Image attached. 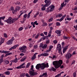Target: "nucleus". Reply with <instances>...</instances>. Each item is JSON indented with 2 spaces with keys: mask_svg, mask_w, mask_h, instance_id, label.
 I'll return each mask as SVG.
<instances>
[{
  "mask_svg": "<svg viewBox=\"0 0 77 77\" xmlns=\"http://www.w3.org/2000/svg\"><path fill=\"white\" fill-rule=\"evenodd\" d=\"M5 62L6 64H8L9 63V61L8 60H5Z\"/></svg>",
  "mask_w": 77,
  "mask_h": 77,
  "instance_id": "40",
  "label": "nucleus"
},
{
  "mask_svg": "<svg viewBox=\"0 0 77 77\" xmlns=\"http://www.w3.org/2000/svg\"><path fill=\"white\" fill-rule=\"evenodd\" d=\"M23 29V28L22 27H20V28L19 29V31H21Z\"/></svg>",
  "mask_w": 77,
  "mask_h": 77,
  "instance_id": "44",
  "label": "nucleus"
},
{
  "mask_svg": "<svg viewBox=\"0 0 77 77\" xmlns=\"http://www.w3.org/2000/svg\"><path fill=\"white\" fill-rule=\"evenodd\" d=\"M69 45H67V46L66 47H65L64 48H63V53H65V52L66 51V50H67V49H68V47H69Z\"/></svg>",
  "mask_w": 77,
  "mask_h": 77,
  "instance_id": "10",
  "label": "nucleus"
},
{
  "mask_svg": "<svg viewBox=\"0 0 77 77\" xmlns=\"http://www.w3.org/2000/svg\"><path fill=\"white\" fill-rule=\"evenodd\" d=\"M49 69L50 71H56V69H55L53 67H51Z\"/></svg>",
  "mask_w": 77,
  "mask_h": 77,
  "instance_id": "21",
  "label": "nucleus"
},
{
  "mask_svg": "<svg viewBox=\"0 0 77 77\" xmlns=\"http://www.w3.org/2000/svg\"><path fill=\"white\" fill-rule=\"evenodd\" d=\"M45 2L46 4L44 5L43 6V7L42 8V11H45V7H47V6H48L51 4V2L50 1V0H45Z\"/></svg>",
  "mask_w": 77,
  "mask_h": 77,
  "instance_id": "4",
  "label": "nucleus"
},
{
  "mask_svg": "<svg viewBox=\"0 0 77 77\" xmlns=\"http://www.w3.org/2000/svg\"><path fill=\"white\" fill-rule=\"evenodd\" d=\"M42 56H48V54H47V53H44L43 55Z\"/></svg>",
  "mask_w": 77,
  "mask_h": 77,
  "instance_id": "37",
  "label": "nucleus"
},
{
  "mask_svg": "<svg viewBox=\"0 0 77 77\" xmlns=\"http://www.w3.org/2000/svg\"><path fill=\"white\" fill-rule=\"evenodd\" d=\"M20 3L18 2H17L16 3H15V5H20Z\"/></svg>",
  "mask_w": 77,
  "mask_h": 77,
  "instance_id": "55",
  "label": "nucleus"
},
{
  "mask_svg": "<svg viewBox=\"0 0 77 77\" xmlns=\"http://www.w3.org/2000/svg\"><path fill=\"white\" fill-rule=\"evenodd\" d=\"M71 56H72V55L70 53H68L66 54L65 57L66 59H69V58L71 57Z\"/></svg>",
  "mask_w": 77,
  "mask_h": 77,
  "instance_id": "9",
  "label": "nucleus"
},
{
  "mask_svg": "<svg viewBox=\"0 0 77 77\" xmlns=\"http://www.w3.org/2000/svg\"><path fill=\"white\" fill-rule=\"evenodd\" d=\"M38 1V0H34L33 1V3H36Z\"/></svg>",
  "mask_w": 77,
  "mask_h": 77,
  "instance_id": "53",
  "label": "nucleus"
},
{
  "mask_svg": "<svg viewBox=\"0 0 77 77\" xmlns=\"http://www.w3.org/2000/svg\"><path fill=\"white\" fill-rule=\"evenodd\" d=\"M10 11H12V13L13 14H15V10H14V8L13 7H11L10 9Z\"/></svg>",
  "mask_w": 77,
  "mask_h": 77,
  "instance_id": "13",
  "label": "nucleus"
},
{
  "mask_svg": "<svg viewBox=\"0 0 77 77\" xmlns=\"http://www.w3.org/2000/svg\"><path fill=\"white\" fill-rule=\"evenodd\" d=\"M26 11H21L20 12V13H21L20 14V15L18 17V18H20L21 15H22V14H23L24 13H25L26 12Z\"/></svg>",
  "mask_w": 77,
  "mask_h": 77,
  "instance_id": "14",
  "label": "nucleus"
},
{
  "mask_svg": "<svg viewBox=\"0 0 77 77\" xmlns=\"http://www.w3.org/2000/svg\"><path fill=\"white\" fill-rule=\"evenodd\" d=\"M4 74H6V75H10V72H9V71H6L4 73Z\"/></svg>",
  "mask_w": 77,
  "mask_h": 77,
  "instance_id": "28",
  "label": "nucleus"
},
{
  "mask_svg": "<svg viewBox=\"0 0 77 77\" xmlns=\"http://www.w3.org/2000/svg\"><path fill=\"white\" fill-rule=\"evenodd\" d=\"M18 19V18H15L14 19L12 18L11 17V19L10 20V24H11V23H14L15 21H17V20Z\"/></svg>",
  "mask_w": 77,
  "mask_h": 77,
  "instance_id": "8",
  "label": "nucleus"
},
{
  "mask_svg": "<svg viewBox=\"0 0 77 77\" xmlns=\"http://www.w3.org/2000/svg\"><path fill=\"white\" fill-rule=\"evenodd\" d=\"M43 26H47V23H44L43 25Z\"/></svg>",
  "mask_w": 77,
  "mask_h": 77,
  "instance_id": "38",
  "label": "nucleus"
},
{
  "mask_svg": "<svg viewBox=\"0 0 77 77\" xmlns=\"http://www.w3.org/2000/svg\"><path fill=\"white\" fill-rule=\"evenodd\" d=\"M73 77H76V72H74V73H73Z\"/></svg>",
  "mask_w": 77,
  "mask_h": 77,
  "instance_id": "39",
  "label": "nucleus"
},
{
  "mask_svg": "<svg viewBox=\"0 0 77 77\" xmlns=\"http://www.w3.org/2000/svg\"><path fill=\"white\" fill-rule=\"evenodd\" d=\"M61 75L60 74V73L59 74H58V75H57L56 76H55V77H59V76H60Z\"/></svg>",
  "mask_w": 77,
  "mask_h": 77,
  "instance_id": "47",
  "label": "nucleus"
},
{
  "mask_svg": "<svg viewBox=\"0 0 77 77\" xmlns=\"http://www.w3.org/2000/svg\"><path fill=\"white\" fill-rule=\"evenodd\" d=\"M17 46H19V45H15L14 46H13L11 47L9 49V50L11 51L12 49H15V48H17Z\"/></svg>",
  "mask_w": 77,
  "mask_h": 77,
  "instance_id": "11",
  "label": "nucleus"
},
{
  "mask_svg": "<svg viewBox=\"0 0 77 77\" xmlns=\"http://www.w3.org/2000/svg\"><path fill=\"white\" fill-rule=\"evenodd\" d=\"M4 61V60H3V58L0 59V65H1L2 63Z\"/></svg>",
  "mask_w": 77,
  "mask_h": 77,
  "instance_id": "30",
  "label": "nucleus"
},
{
  "mask_svg": "<svg viewBox=\"0 0 77 77\" xmlns=\"http://www.w3.org/2000/svg\"><path fill=\"white\" fill-rule=\"evenodd\" d=\"M37 54H38V53H35L33 55V57H32L31 59L32 60H34V59L36 58V55Z\"/></svg>",
  "mask_w": 77,
  "mask_h": 77,
  "instance_id": "16",
  "label": "nucleus"
},
{
  "mask_svg": "<svg viewBox=\"0 0 77 77\" xmlns=\"http://www.w3.org/2000/svg\"><path fill=\"white\" fill-rule=\"evenodd\" d=\"M48 63H47L45 64V63H42L41 64H37L36 66V68L37 69H39L40 68L41 69H44L45 67L48 68Z\"/></svg>",
  "mask_w": 77,
  "mask_h": 77,
  "instance_id": "1",
  "label": "nucleus"
},
{
  "mask_svg": "<svg viewBox=\"0 0 77 77\" xmlns=\"http://www.w3.org/2000/svg\"><path fill=\"white\" fill-rule=\"evenodd\" d=\"M57 47H59V48H61V45L60 44H58V45H57Z\"/></svg>",
  "mask_w": 77,
  "mask_h": 77,
  "instance_id": "49",
  "label": "nucleus"
},
{
  "mask_svg": "<svg viewBox=\"0 0 77 77\" xmlns=\"http://www.w3.org/2000/svg\"><path fill=\"white\" fill-rule=\"evenodd\" d=\"M47 47V44H46L44 45V46L42 47V48H43L44 49H45Z\"/></svg>",
  "mask_w": 77,
  "mask_h": 77,
  "instance_id": "24",
  "label": "nucleus"
},
{
  "mask_svg": "<svg viewBox=\"0 0 77 77\" xmlns=\"http://www.w3.org/2000/svg\"><path fill=\"white\" fill-rule=\"evenodd\" d=\"M53 65L54 66L55 68H58L61 66V65L62 63V60H60L59 61H55L53 62Z\"/></svg>",
  "mask_w": 77,
  "mask_h": 77,
  "instance_id": "2",
  "label": "nucleus"
},
{
  "mask_svg": "<svg viewBox=\"0 0 77 77\" xmlns=\"http://www.w3.org/2000/svg\"><path fill=\"white\" fill-rule=\"evenodd\" d=\"M43 76H45L44 77H48V75H47V73H44L42 74Z\"/></svg>",
  "mask_w": 77,
  "mask_h": 77,
  "instance_id": "29",
  "label": "nucleus"
},
{
  "mask_svg": "<svg viewBox=\"0 0 77 77\" xmlns=\"http://www.w3.org/2000/svg\"><path fill=\"white\" fill-rule=\"evenodd\" d=\"M49 43H50V40H47L46 42V44H49Z\"/></svg>",
  "mask_w": 77,
  "mask_h": 77,
  "instance_id": "42",
  "label": "nucleus"
},
{
  "mask_svg": "<svg viewBox=\"0 0 77 77\" xmlns=\"http://www.w3.org/2000/svg\"><path fill=\"white\" fill-rule=\"evenodd\" d=\"M63 38L64 39H68V38H69V37H67V36H63Z\"/></svg>",
  "mask_w": 77,
  "mask_h": 77,
  "instance_id": "36",
  "label": "nucleus"
},
{
  "mask_svg": "<svg viewBox=\"0 0 77 77\" xmlns=\"http://www.w3.org/2000/svg\"><path fill=\"white\" fill-rule=\"evenodd\" d=\"M14 39H15L14 38V37H13L10 40H9L8 42L6 43V44H7L8 45H11V44H12L13 41H14Z\"/></svg>",
  "mask_w": 77,
  "mask_h": 77,
  "instance_id": "7",
  "label": "nucleus"
},
{
  "mask_svg": "<svg viewBox=\"0 0 77 77\" xmlns=\"http://www.w3.org/2000/svg\"><path fill=\"white\" fill-rule=\"evenodd\" d=\"M25 68V66H19L17 67L16 68L17 69H21V68Z\"/></svg>",
  "mask_w": 77,
  "mask_h": 77,
  "instance_id": "27",
  "label": "nucleus"
},
{
  "mask_svg": "<svg viewBox=\"0 0 77 77\" xmlns=\"http://www.w3.org/2000/svg\"><path fill=\"white\" fill-rule=\"evenodd\" d=\"M5 16H4L3 17H1V20H4V19H5Z\"/></svg>",
  "mask_w": 77,
  "mask_h": 77,
  "instance_id": "57",
  "label": "nucleus"
},
{
  "mask_svg": "<svg viewBox=\"0 0 77 77\" xmlns=\"http://www.w3.org/2000/svg\"><path fill=\"white\" fill-rule=\"evenodd\" d=\"M43 45V44L42 43H41L40 45V48H41V47H42Z\"/></svg>",
  "mask_w": 77,
  "mask_h": 77,
  "instance_id": "51",
  "label": "nucleus"
},
{
  "mask_svg": "<svg viewBox=\"0 0 77 77\" xmlns=\"http://www.w3.org/2000/svg\"><path fill=\"white\" fill-rule=\"evenodd\" d=\"M30 15L28 14V15H27V18H30Z\"/></svg>",
  "mask_w": 77,
  "mask_h": 77,
  "instance_id": "61",
  "label": "nucleus"
},
{
  "mask_svg": "<svg viewBox=\"0 0 77 77\" xmlns=\"http://www.w3.org/2000/svg\"><path fill=\"white\" fill-rule=\"evenodd\" d=\"M4 36L5 37V38H7L8 37V36L7 35V34L6 33H5L4 34Z\"/></svg>",
  "mask_w": 77,
  "mask_h": 77,
  "instance_id": "41",
  "label": "nucleus"
},
{
  "mask_svg": "<svg viewBox=\"0 0 77 77\" xmlns=\"http://www.w3.org/2000/svg\"><path fill=\"white\" fill-rule=\"evenodd\" d=\"M57 58V57H56V56L55 55L53 56V57H52L53 59H56Z\"/></svg>",
  "mask_w": 77,
  "mask_h": 77,
  "instance_id": "52",
  "label": "nucleus"
},
{
  "mask_svg": "<svg viewBox=\"0 0 77 77\" xmlns=\"http://www.w3.org/2000/svg\"><path fill=\"white\" fill-rule=\"evenodd\" d=\"M54 8V6L51 5L47 8L46 11L48 13L49 12H52V11H53Z\"/></svg>",
  "mask_w": 77,
  "mask_h": 77,
  "instance_id": "5",
  "label": "nucleus"
},
{
  "mask_svg": "<svg viewBox=\"0 0 77 77\" xmlns=\"http://www.w3.org/2000/svg\"><path fill=\"white\" fill-rule=\"evenodd\" d=\"M53 20V18H51L48 20V22H51V21H52Z\"/></svg>",
  "mask_w": 77,
  "mask_h": 77,
  "instance_id": "33",
  "label": "nucleus"
},
{
  "mask_svg": "<svg viewBox=\"0 0 77 77\" xmlns=\"http://www.w3.org/2000/svg\"><path fill=\"white\" fill-rule=\"evenodd\" d=\"M4 40L5 39H4V38H1V40L0 41V45H1V44H2L4 42Z\"/></svg>",
  "mask_w": 77,
  "mask_h": 77,
  "instance_id": "19",
  "label": "nucleus"
},
{
  "mask_svg": "<svg viewBox=\"0 0 77 77\" xmlns=\"http://www.w3.org/2000/svg\"><path fill=\"white\" fill-rule=\"evenodd\" d=\"M53 42H54V44H56V43H57V40H55Z\"/></svg>",
  "mask_w": 77,
  "mask_h": 77,
  "instance_id": "50",
  "label": "nucleus"
},
{
  "mask_svg": "<svg viewBox=\"0 0 77 77\" xmlns=\"http://www.w3.org/2000/svg\"><path fill=\"white\" fill-rule=\"evenodd\" d=\"M44 33L45 35H47V32H44Z\"/></svg>",
  "mask_w": 77,
  "mask_h": 77,
  "instance_id": "62",
  "label": "nucleus"
},
{
  "mask_svg": "<svg viewBox=\"0 0 77 77\" xmlns=\"http://www.w3.org/2000/svg\"><path fill=\"white\" fill-rule=\"evenodd\" d=\"M64 3H65L64 2H63L61 4V7H62V8H63V6H66V4H65V5H64Z\"/></svg>",
  "mask_w": 77,
  "mask_h": 77,
  "instance_id": "34",
  "label": "nucleus"
},
{
  "mask_svg": "<svg viewBox=\"0 0 77 77\" xmlns=\"http://www.w3.org/2000/svg\"><path fill=\"white\" fill-rule=\"evenodd\" d=\"M8 54H6L5 55V57H6V56H8V55H10V54H12L11 53H9V52H10V51H8Z\"/></svg>",
  "mask_w": 77,
  "mask_h": 77,
  "instance_id": "31",
  "label": "nucleus"
},
{
  "mask_svg": "<svg viewBox=\"0 0 77 77\" xmlns=\"http://www.w3.org/2000/svg\"><path fill=\"white\" fill-rule=\"evenodd\" d=\"M27 48V47L26 46H23L21 48H19L20 50H22L21 51V53H26V49Z\"/></svg>",
  "mask_w": 77,
  "mask_h": 77,
  "instance_id": "6",
  "label": "nucleus"
},
{
  "mask_svg": "<svg viewBox=\"0 0 77 77\" xmlns=\"http://www.w3.org/2000/svg\"><path fill=\"white\" fill-rule=\"evenodd\" d=\"M20 9V7L17 6L15 10H14L15 13L17 12V11H18Z\"/></svg>",
  "mask_w": 77,
  "mask_h": 77,
  "instance_id": "17",
  "label": "nucleus"
},
{
  "mask_svg": "<svg viewBox=\"0 0 77 77\" xmlns=\"http://www.w3.org/2000/svg\"><path fill=\"white\" fill-rule=\"evenodd\" d=\"M65 17H66V15L65 14L64 15V16H63V17L60 19V21H62L63 20V18H65Z\"/></svg>",
  "mask_w": 77,
  "mask_h": 77,
  "instance_id": "26",
  "label": "nucleus"
},
{
  "mask_svg": "<svg viewBox=\"0 0 77 77\" xmlns=\"http://www.w3.org/2000/svg\"><path fill=\"white\" fill-rule=\"evenodd\" d=\"M55 32L56 33H57V35H60V33H61V30H57L55 31Z\"/></svg>",
  "mask_w": 77,
  "mask_h": 77,
  "instance_id": "18",
  "label": "nucleus"
},
{
  "mask_svg": "<svg viewBox=\"0 0 77 77\" xmlns=\"http://www.w3.org/2000/svg\"><path fill=\"white\" fill-rule=\"evenodd\" d=\"M27 59V56H26L23 57L22 58L21 60L20 61L21 62H23V61H24V60H25L26 59Z\"/></svg>",
  "mask_w": 77,
  "mask_h": 77,
  "instance_id": "20",
  "label": "nucleus"
},
{
  "mask_svg": "<svg viewBox=\"0 0 77 77\" xmlns=\"http://www.w3.org/2000/svg\"><path fill=\"white\" fill-rule=\"evenodd\" d=\"M69 0H65V1H64V2L66 3V2L67 3H68V2H69Z\"/></svg>",
  "mask_w": 77,
  "mask_h": 77,
  "instance_id": "63",
  "label": "nucleus"
},
{
  "mask_svg": "<svg viewBox=\"0 0 77 77\" xmlns=\"http://www.w3.org/2000/svg\"><path fill=\"white\" fill-rule=\"evenodd\" d=\"M67 20H68L69 21H70V20H71V18H67Z\"/></svg>",
  "mask_w": 77,
  "mask_h": 77,
  "instance_id": "60",
  "label": "nucleus"
},
{
  "mask_svg": "<svg viewBox=\"0 0 77 77\" xmlns=\"http://www.w3.org/2000/svg\"><path fill=\"white\" fill-rule=\"evenodd\" d=\"M45 37H42V38H41L40 41H39V42H41V40H42V39H43V40L44 41V40H45Z\"/></svg>",
  "mask_w": 77,
  "mask_h": 77,
  "instance_id": "35",
  "label": "nucleus"
},
{
  "mask_svg": "<svg viewBox=\"0 0 77 77\" xmlns=\"http://www.w3.org/2000/svg\"><path fill=\"white\" fill-rule=\"evenodd\" d=\"M30 65V63H28L27 64L26 66V68H29Z\"/></svg>",
  "mask_w": 77,
  "mask_h": 77,
  "instance_id": "32",
  "label": "nucleus"
},
{
  "mask_svg": "<svg viewBox=\"0 0 77 77\" xmlns=\"http://www.w3.org/2000/svg\"><path fill=\"white\" fill-rule=\"evenodd\" d=\"M12 62H14V63H17L18 62V59L17 58H16L14 60H12L11 61Z\"/></svg>",
  "mask_w": 77,
  "mask_h": 77,
  "instance_id": "22",
  "label": "nucleus"
},
{
  "mask_svg": "<svg viewBox=\"0 0 77 77\" xmlns=\"http://www.w3.org/2000/svg\"><path fill=\"white\" fill-rule=\"evenodd\" d=\"M62 16V15L61 14H58V17H61Z\"/></svg>",
  "mask_w": 77,
  "mask_h": 77,
  "instance_id": "59",
  "label": "nucleus"
},
{
  "mask_svg": "<svg viewBox=\"0 0 77 77\" xmlns=\"http://www.w3.org/2000/svg\"><path fill=\"white\" fill-rule=\"evenodd\" d=\"M53 48V46L51 45L49 46V49L51 50L52 48Z\"/></svg>",
  "mask_w": 77,
  "mask_h": 77,
  "instance_id": "45",
  "label": "nucleus"
},
{
  "mask_svg": "<svg viewBox=\"0 0 77 77\" xmlns=\"http://www.w3.org/2000/svg\"><path fill=\"white\" fill-rule=\"evenodd\" d=\"M34 23L36 25H38V23H37V21L35 22Z\"/></svg>",
  "mask_w": 77,
  "mask_h": 77,
  "instance_id": "54",
  "label": "nucleus"
},
{
  "mask_svg": "<svg viewBox=\"0 0 77 77\" xmlns=\"http://www.w3.org/2000/svg\"><path fill=\"white\" fill-rule=\"evenodd\" d=\"M9 70H13V69L11 68H8L7 69V71H8Z\"/></svg>",
  "mask_w": 77,
  "mask_h": 77,
  "instance_id": "58",
  "label": "nucleus"
},
{
  "mask_svg": "<svg viewBox=\"0 0 77 77\" xmlns=\"http://www.w3.org/2000/svg\"><path fill=\"white\" fill-rule=\"evenodd\" d=\"M25 75L26 74L25 73H22V74H21L20 77H25Z\"/></svg>",
  "mask_w": 77,
  "mask_h": 77,
  "instance_id": "25",
  "label": "nucleus"
},
{
  "mask_svg": "<svg viewBox=\"0 0 77 77\" xmlns=\"http://www.w3.org/2000/svg\"><path fill=\"white\" fill-rule=\"evenodd\" d=\"M1 53H5V54H8V51H6L5 50L1 51Z\"/></svg>",
  "mask_w": 77,
  "mask_h": 77,
  "instance_id": "23",
  "label": "nucleus"
},
{
  "mask_svg": "<svg viewBox=\"0 0 77 77\" xmlns=\"http://www.w3.org/2000/svg\"><path fill=\"white\" fill-rule=\"evenodd\" d=\"M31 67L30 69L31 70V71L29 70L28 72L30 76H34V75H37V74H38V73H37V72H35V70L33 69L34 67L33 65H32V66H31Z\"/></svg>",
  "mask_w": 77,
  "mask_h": 77,
  "instance_id": "3",
  "label": "nucleus"
},
{
  "mask_svg": "<svg viewBox=\"0 0 77 77\" xmlns=\"http://www.w3.org/2000/svg\"><path fill=\"white\" fill-rule=\"evenodd\" d=\"M24 54H23V53H21L20 54V56H24Z\"/></svg>",
  "mask_w": 77,
  "mask_h": 77,
  "instance_id": "64",
  "label": "nucleus"
},
{
  "mask_svg": "<svg viewBox=\"0 0 77 77\" xmlns=\"http://www.w3.org/2000/svg\"><path fill=\"white\" fill-rule=\"evenodd\" d=\"M27 14H25L23 15V17L24 18H26L27 17Z\"/></svg>",
  "mask_w": 77,
  "mask_h": 77,
  "instance_id": "48",
  "label": "nucleus"
},
{
  "mask_svg": "<svg viewBox=\"0 0 77 77\" xmlns=\"http://www.w3.org/2000/svg\"><path fill=\"white\" fill-rule=\"evenodd\" d=\"M56 25L57 26H58L60 25V23L59 22H57L56 23Z\"/></svg>",
  "mask_w": 77,
  "mask_h": 77,
  "instance_id": "43",
  "label": "nucleus"
},
{
  "mask_svg": "<svg viewBox=\"0 0 77 77\" xmlns=\"http://www.w3.org/2000/svg\"><path fill=\"white\" fill-rule=\"evenodd\" d=\"M25 75L27 77H30V76H29V75L27 73Z\"/></svg>",
  "mask_w": 77,
  "mask_h": 77,
  "instance_id": "46",
  "label": "nucleus"
},
{
  "mask_svg": "<svg viewBox=\"0 0 77 77\" xmlns=\"http://www.w3.org/2000/svg\"><path fill=\"white\" fill-rule=\"evenodd\" d=\"M11 17H10L6 20H5L4 21L5 22H7V23H9V24H10V20H11Z\"/></svg>",
  "mask_w": 77,
  "mask_h": 77,
  "instance_id": "12",
  "label": "nucleus"
},
{
  "mask_svg": "<svg viewBox=\"0 0 77 77\" xmlns=\"http://www.w3.org/2000/svg\"><path fill=\"white\" fill-rule=\"evenodd\" d=\"M39 36V34H37V35H36L35 37V39H37L38 38V36Z\"/></svg>",
  "mask_w": 77,
  "mask_h": 77,
  "instance_id": "56",
  "label": "nucleus"
},
{
  "mask_svg": "<svg viewBox=\"0 0 77 77\" xmlns=\"http://www.w3.org/2000/svg\"><path fill=\"white\" fill-rule=\"evenodd\" d=\"M61 48H59L58 47H57V50H58V52L60 54H61L62 53V51H61Z\"/></svg>",
  "mask_w": 77,
  "mask_h": 77,
  "instance_id": "15",
  "label": "nucleus"
}]
</instances>
